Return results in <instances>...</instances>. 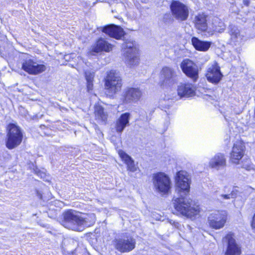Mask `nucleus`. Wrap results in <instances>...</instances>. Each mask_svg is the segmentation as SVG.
<instances>
[{
    "label": "nucleus",
    "instance_id": "nucleus-21",
    "mask_svg": "<svg viewBox=\"0 0 255 255\" xmlns=\"http://www.w3.org/2000/svg\"><path fill=\"white\" fill-rule=\"evenodd\" d=\"M178 94L181 97H192L195 94V88L191 84H181L177 89Z\"/></svg>",
    "mask_w": 255,
    "mask_h": 255
},
{
    "label": "nucleus",
    "instance_id": "nucleus-24",
    "mask_svg": "<svg viewBox=\"0 0 255 255\" xmlns=\"http://www.w3.org/2000/svg\"><path fill=\"white\" fill-rule=\"evenodd\" d=\"M119 154L127 165L128 170L132 172L137 170V167L135 166L134 160L130 156L122 150L119 151Z\"/></svg>",
    "mask_w": 255,
    "mask_h": 255
},
{
    "label": "nucleus",
    "instance_id": "nucleus-10",
    "mask_svg": "<svg viewBox=\"0 0 255 255\" xmlns=\"http://www.w3.org/2000/svg\"><path fill=\"white\" fill-rule=\"evenodd\" d=\"M173 16L179 21L186 20L189 16V9L187 5L178 0H173L170 4Z\"/></svg>",
    "mask_w": 255,
    "mask_h": 255
},
{
    "label": "nucleus",
    "instance_id": "nucleus-15",
    "mask_svg": "<svg viewBox=\"0 0 255 255\" xmlns=\"http://www.w3.org/2000/svg\"><path fill=\"white\" fill-rule=\"evenodd\" d=\"M234 236L233 234L229 233L224 239V241L228 243L225 255H240L241 254L240 247L237 244Z\"/></svg>",
    "mask_w": 255,
    "mask_h": 255
},
{
    "label": "nucleus",
    "instance_id": "nucleus-28",
    "mask_svg": "<svg viewBox=\"0 0 255 255\" xmlns=\"http://www.w3.org/2000/svg\"><path fill=\"white\" fill-rule=\"evenodd\" d=\"M87 82V89L88 92H91L93 89V81L95 77V72L91 71H86L85 73Z\"/></svg>",
    "mask_w": 255,
    "mask_h": 255
},
{
    "label": "nucleus",
    "instance_id": "nucleus-16",
    "mask_svg": "<svg viewBox=\"0 0 255 255\" xmlns=\"http://www.w3.org/2000/svg\"><path fill=\"white\" fill-rule=\"evenodd\" d=\"M206 76L208 81L214 84L218 83L223 77L220 67L216 63L210 66Z\"/></svg>",
    "mask_w": 255,
    "mask_h": 255
},
{
    "label": "nucleus",
    "instance_id": "nucleus-13",
    "mask_svg": "<svg viewBox=\"0 0 255 255\" xmlns=\"http://www.w3.org/2000/svg\"><path fill=\"white\" fill-rule=\"evenodd\" d=\"M183 72L188 77L196 81L198 78V68L196 64L189 59H184L180 64Z\"/></svg>",
    "mask_w": 255,
    "mask_h": 255
},
{
    "label": "nucleus",
    "instance_id": "nucleus-7",
    "mask_svg": "<svg viewBox=\"0 0 255 255\" xmlns=\"http://www.w3.org/2000/svg\"><path fill=\"white\" fill-rule=\"evenodd\" d=\"M178 82V76L175 69L168 66L163 67L159 75V83L161 86H171Z\"/></svg>",
    "mask_w": 255,
    "mask_h": 255
},
{
    "label": "nucleus",
    "instance_id": "nucleus-25",
    "mask_svg": "<svg viewBox=\"0 0 255 255\" xmlns=\"http://www.w3.org/2000/svg\"><path fill=\"white\" fill-rule=\"evenodd\" d=\"M229 33L231 36V41L234 44H239L242 39V36L240 33V30L238 27L233 24L229 26Z\"/></svg>",
    "mask_w": 255,
    "mask_h": 255
},
{
    "label": "nucleus",
    "instance_id": "nucleus-35",
    "mask_svg": "<svg viewBox=\"0 0 255 255\" xmlns=\"http://www.w3.org/2000/svg\"><path fill=\"white\" fill-rule=\"evenodd\" d=\"M91 218H92V221H91V222H92L91 224H93V223L95 222V215L92 214L91 215Z\"/></svg>",
    "mask_w": 255,
    "mask_h": 255
},
{
    "label": "nucleus",
    "instance_id": "nucleus-36",
    "mask_svg": "<svg viewBox=\"0 0 255 255\" xmlns=\"http://www.w3.org/2000/svg\"><path fill=\"white\" fill-rule=\"evenodd\" d=\"M247 189L249 190V191L253 190V189L252 188L250 187H247Z\"/></svg>",
    "mask_w": 255,
    "mask_h": 255
},
{
    "label": "nucleus",
    "instance_id": "nucleus-3",
    "mask_svg": "<svg viewBox=\"0 0 255 255\" xmlns=\"http://www.w3.org/2000/svg\"><path fill=\"white\" fill-rule=\"evenodd\" d=\"M7 130L6 146L7 148L12 149L21 143L23 134L21 128L14 124H9Z\"/></svg>",
    "mask_w": 255,
    "mask_h": 255
},
{
    "label": "nucleus",
    "instance_id": "nucleus-5",
    "mask_svg": "<svg viewBox=\"0 0 255 255\" xmlns=\"http://www.w3.org/2000/svg\"><path fill=\"white\" fill-rule=\"evenodd\" d=\"M122 81L119 72L111 70L108 74L105 81V87L109 96H112L120 91Z\"/></svg>",
    "mask_w": 255,
    "mask_h": 255
},
{
    "label": "nucleus",
    "instance_id": "nucleus-19",
    "mask_svg": "<svg viewBox=\"0 0 255 255\" xmlns=\"http://www.w3.org/2000/svg\"><path fill=\"white\" fill-rule=\"evenodd\" d=\"M102 31L110 37L117 39H121L124 35V31L120 26L114 24L109 25L102 28Z\"/></svg>",
    "mask_w": 255,
    "mask_h": 255
},
{
    "label": "nucleus",
    "instance_id": "nucleus-29",
    "mask_svg": "<svg viewBox=\"0 0 255 255\" xmlns=\"http://www.w3.org/2000/svg\"><path fill=\"white\" fill-rule=\"evenodd\" d=\"M95 115L96 120L100 122H105L107 118V114L104 111V108L100 106H96L95 108Z\"/></svg>",
    "mask_w": 255,
    "mask_h": 255
},
{
    "label": "nucleus",
    "instance_id": "nucleus-34",
    "mask_svg": "<svg viewBox=\"0 0 255 255\" xmlns=\"http://www.w3.org/2000/svg\"><path fill=\"white\" fill-rule=\"evenodd\" d=\"M252 226L253 228H255V214L253 219Z\"/></svg>",
    "mask_w": 255,
    "mask_h": 255
},
{
    "label": "nucleus",
    "instance_id": "nucleus-32",
    "mask_svg": "<svg viewBox=\"0 0 255 255\" xmlns=\"http://www.w3.org/2000/svg\"><path fill=\"white\" fill-rule=\"evenodd\" d=\"M220 197H222L223 199H230L231 196L230 194H221Z\"/></svg>",
    "mask_w": 255,
    "mask_h": 255
},
{
    "label": "nucleus",
    "instance_id": "nucleus-11",
    "mask_svg": "<svg viewBox=\"0 0 255 255\" xmlns=\"http://www.w3.org/2000/svg\"><path fill=\"white\" fill-rule=\"evenodd\" d=\"M114 246L121 253H127L133 250L135 246V240L131 237L115 239Z\"/></svg>",
    "mask_w": 255,
    "mask_h": 255
},
{
    "label": "nucleus",
    "instance_id": "nucleus-30",
    "mask_svg": "<svg viewBox=\"0 0 255 255\" xmlns=\"http://www.w3.org/2000/svg\"><path fill=\"white\" fill-rule=\"evenodd\" d=\"M242 167L246 169L247 170L249 171L253 169V164L250 159L245 158L242 161Z\"/></svg>",
    "mask_w": 255,
    "mask_h": 255
},
{
    "label": "nucleus",
    "instance_id": "nucleus-26",
    "mask_svg": "<svg viewBox=\"0 0 255 255\" xmlns=\"http://www.w3.org/2000/svg\"><path fill=\"white\" fill-rule=\"evenodd\" d=\"M212 24L213 30L209 29V30L207 31V33L209 36L213 35L214 32L221 33L223 32L226 28L224 23L218 18H216L214 19Z\"/></svg>",
    "mask_w": 255,
    "mask_h": 255
},
{
    "label": "nucleus",
    "instance_id": "nucleus-17",
    "mask_svg": "<svg viewBox=\"0 0 255 255\" xmlns=\"http://www.w3.org/2000/svg\"><path fill=\"white\" fill-rule=\"evenodd\" d=\"M226 159L224 154L218 153L212 157L209 162V166L217 170H222L226 167Z\"/></svg>",
    "mask_w": 255,
    "mask_h": 255
},
{
    "label": "nucleus",
    "instance_id": "nucleus-1",
    "mask_svg": "<svg viewBox=\"0 0 255 255\" xmlns=\"http://www.w3.org/2000/svg\"><path fill=\"white\" fill-rule=\"evenodd\" d=\"M187 195L175 196L172 200L176 214L191 218L199 214L200 208L192 204V201Z\"/></svg>",
    "mask_w": 255,
    "mask_h": 255
},
{
    "label": "nucleus",
    "instance_id": "nucleus-14",
    "mask_svg": "<svg viewBox=\"0 0 255 255\" xmlns=\"http://www.w3.org/2000/svg\"><path fill=\"white\" fill-rule=\"evenodd\" d=\"M142 95L138 88H128L125 90L122 95V102L125 104L134 103L139 100Z\"/></svg>",
    "mask_w": 255,
    "mask_h": 255
},
{
    "label": "nucleus",
    "instance_id": "nucleus-9",
    "mask_svg": "<svg viewBox=\"0 0 255 255\" xmlns=\"http://www.w3.org/2000/svg\"><path fill=\"white\" fill-rule=\"evenodd\" d=\"M228 216V212L226 210H218L212 213L208 218L210 227L216 230L223 228L227 221Z\"/></svg>",
    "mask_w": 255,
    "mask_h": 255
},
{
    "label": "nucleus",
    "instance_id": "nucleus-22",
    "mask_svg": "<svg viewBox=\"0 0 255 255\" xmlns=\"http://www.w3.org/2000/svg\"><path fill=\"white\" fill-rule=\"evenodd\" d=\"M113 45L109 43L104 38H100L92 46V51L99 53L101 51L109 52L112 50Z\"/></svg>",
    "mask_w": 255,
    "mask_h": 255
},
{
    "label": "nucleus",
    "instance_id": "nucleus-33",
    "mask_svg": "<svg viewBox=\"0 0 255 255\" xmlns=\"http://www.w3.org/2000/svg\"><path fill=\"white\" fill-rule=\"evenodd\" d=\"M243 3L246 6H249L250 4L249 0H243Z\"/></svg>",
    "mask_w": 255,
    "mask_h": 255
},
{
    "label": "nucleus",
    "instance_id": "nucleus-12",
    "mask_svg": "<svg viewBox=\"0 0 255 255\" xmlns=\"http://www.w3.org/2000/svg\"><path fill=\"white\" fill-rule=\"evenodd\" d=\"M22 69L29 74L35 75L44 72L46 67L30 58H26L22 64Z\"/></svg>",
    "mask_w": 255,
    "mask_h": 255
},
{
    "label": "nucleus",
    "instance_id": "nucleus-8",
    "mask_svg": "<svg viewBox=\"0 0 255 255\" xmlns=\"http://www.w3.org/2000/svg\"><path fill=\"white\" fill-rule=\"evenodd\" d=\"M124 49V57L125 62L129 66H133L137 65L139 62L138 56V49L134 43L128 41L123 45Z\"/></svg>",
    "mask_w": 255,
    "mask_h": 255
},
{
    "label": "nucleus",
    "instance_id": "nucleus-20",
    "mask_svg": "<svg viewBox=\"0 0 255 255\" xmlns=\"http://www.w3.org/2000/svg\"><path fill=\"white\" fill-rule=\"evenodd\" d=\"M207 16L204 13H198L195 15L193 19V23L195 27L200 32L206 31L209 30L208 28V24L207 23Z\"/></svg>",
    "mask_w": 255,
    "mask_h": 255
},
{
    "label": "nucleus",
    "instance_id": "nucleus-6",
    "mask_svg": "<svg viewBox=\"0 0 255 255\" xmlns=\"http://www.w3.org/2000/svg\"><path fill=\"white\" fill-rule=\"evenodd\" d=\"M153 184L155 191L161 194H167L171 189V181L169 177L164 173L153 174Z\"/></svg>",
    "mask_w": 255,
    "mask_h": 255
},
{
    "label": "nucleus",
    "instance_id": "nucleus-23",
    "mask_svg": "<svg viewBox=\"0 0 255 255\" xmlns=\"http://www.w3.org/2000/svg\"><path fill=\"white\" fill-rule=\"evenodd\" d=\"M130 114L125 113L121 115L116 123V129L119 133H122L125 128L129 125Z\"/></svg>",
    "mask_w": 255,
    "mask_h": 255
},
{
    "label": "nucleus",
    "instance_id": "nucleus-2",
    "mask_svg": "<svg viewBox=\"0 0 255 255\" xmlns=\"http://www.w3.org/2000/svg\"><path fill=\"white\" fill-rule=\"evenodd\" d=\"M63 225L72 230L81 231L84 227L90 226L88 218L80 216L74 210H68L63 213Z\"/></svg>",
    "mask_w": 255,
    "mask_h": 255
},
{
    "label": "nucleus",
    "instance_id": "nucleus-27",
    "mask_svg": "<svg viewBox=\"0 0 255 255\" xmlns=\"http://www.w3.org/2000/svg\"><path fill=\"white\" fill-rule=\"evenodd\" d=\"M192 43L196 49L200 51H207L211 46V42L200 40L196 37H193Z\"/></svg>",
    "mask_w": 255,
    "mask_h": 255
},
{
    "label": "nucleus",
    "instance_id": "nucleus-18",
    "mask_svg": "<svg viewBox=\"0 0 255 255\" xmlns=\"http://www.w3.org/2000/svg\"><path fill=\"white\" fill-rule=\"evenodd\" d=\"M245 147L241 141H237L234 144L231 153V160L233 163L239 164L240 160L243 157Z\"/></svg>",
    "mask_w": 255,
    "mask_h": 255
},
{
    "label": "nucleus",
    "instance_id": "nucleus-4",
    "mask_svg": "<svg viewBox=\"0 0 255 255\" xmlns=\"http://www.w3.org/2000/svg\"><path fill=\"white\" fill-rule=\"evenodd\" d=\"M175 192L177 195H188L190 191V179L185 171H180L175 177Z\"/></svg>",
    "mask_w": 255,
    "mask_h": 255
},
{
    "label": "nucleus",
    "instance_id": "nucleus-31",
    "mask_svg": "<svg viewBox=\"0 0 255 255\" xmlns=\"http://www.w3.org/2000/svg\"><path fill=\"white\" fill-rule=\"evenodd\" d=\"M238 191L236 189L233 190L232 192L230 194L232 198H235L237 197Z\"/></svg>",
    "mask_w": 255,
    "mask_h": 255
}]
</instances>
